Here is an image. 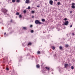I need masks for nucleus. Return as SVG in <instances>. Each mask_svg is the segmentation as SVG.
<instances>
[{"mask_svg": "<svg viewBox=\"0 0 75 75\" xmlns=\"http://www.w3.org/2000/svg\"><path fill=\"white\" fill-rule=\"evenodd\" d=\"M1 11L3 12L4 14L6 15L7 14V12L8 11V10L5 8H2L1 9Z\"/></svg>", "mask_w": 75, "mask_h": 75, "instance_id": "obj_1", "label": "nucleus"}, {"mask_svg": "<svg viewBox=\"0 0 75 75\" xmlns=\"http://www.w3.org/2000/svg\"><path fill=\"white\" fill-rule=\"evenodd\" d=\"M35 24H40V25L41 24H42V23L40 22V21L38 20H36L35 21Z\"/></svg>", "mask_w": 75, "mask_h": 75, "instance_id": "obj_2", "label": "nucleus"}, {"mask_svg": "<svg viewBox=\"0 0 75 75\" xmlns=\"http://www.w3.org/2000/svg\"><path fill=\"white\" fill-rule=\"evenodd\" d=\"M75 4L74 3H72V6H71V8H75Z\"/></svg>", "mask_w": 75, "mask_h": 75, "instance_id": "obj_3", "label": "nucleus"}, {"mask_svg": "<svg viewBox=\"0 0 75 75\" xmlns=\"http://www.w3.org/2000/svg\"><path fill=\"white\" fill-rule=\"evenodd\" d=\"M69 23V22L68 21H65L64 22V24L65 25H68V23Z\"/></svg>", "mask_w": 75, "mask_h": 75, "instance_id": "obj_4", "label": "nucleus"}, {"mask_svg": "<svg viewBox=\"0 0 75 75\" xmlns=\"http://www.w3.org/2000/svg\"><path fill=\"white\" fill-rule=\"evenodd\" d=\"M49 3L51 5H52V4H53V1L50 0L49 1Z\"/></svg>", "mask_w": 75, "mask_h": 75, "instance_id": "obj_5", "label": "nucleus"}, {"mask_svg": "<svg viewBox=\"0 0 75 75\" xmlns=\"http://www.w3.org/2000/svg\"><path fill=\"white\" fill-rule=\"evenodd\" d=\"M45 68L46 69H47L48 72H49L50 71V68L48 67H46Z\"/></svg>", "mask_w": 75, "mask_h": 75, "instance_id": "obj_6", "label": "nucleus"}, {"mask_svg": "<svg viewBox=\"0 0 75 75\" xmlns=\"http://www.w3.org/2000/svg\"><path fill=\"white\" fill-rule=\"evenodd\" d=\"M25 3L27 4H29V3H30V0H26L25 1Z\"/></svg>", "mask_w": 75, "mask_h": 75, "instance_id": "obj_7", "label": "nucleus"}, {"mask_svg": "<svg viewBox=\"0 0 75 75\" xmlns=\"http://www.w3.org/2000/svg\"><path fill=\"white\" fill-rule=\"evenodd\" d=\"M68 64H64V67L65 68H67V67H68Z\"/></svg>", "mask_w": 75, "mask_h": 75, "instance_id": "obj_8", "label": "nucleus"}, {"mask_svg": "<svg viewBox=\"0 0 75 75\" xmlns=\"http://www.w3.org/2000/svg\"><path fill=\"white\" fill-rule=\"evenodd\" d=\"M36 67L37 68H40V65L37 64L36 65Z\"/></svg>", "mask_w": 75, "mask_h": 75, "instance_id": "obj_9", "label": "nucleus"}, {"mask_svg": "<svg viewBox=\"0 0 75 75\" xmlns=\"http://www.w3.org/2000/svg\"><path fill=\"white\" fill-rule=\"evenodd\" d=\"M71 35H75V34H74V32L73 31H72Z\"/></svg>", "mask_w": 75, "mask_h": 75, "instance_id": "obj_10", "label": "nucleus"}, {"mask_svg": "<svg viewBox=\"0 0 75 75\" xmlns=\"http://www.w3.org/2000/svg\"><path fill=\"white\" fill-rule=\"evenodd\" d=\"M45 21V20L44 19H42V22H44Z\"/></svg>", "mask_w": 75, "mask_h": 75, "instance_id": "obj_11", "label": "nucleus"}, {"mask_svg": "<svg viewBox=\"0 0 75 75\" xmlns=\"http://www.w3.org/2000/svg\"><path fill=\"white\" fill-rule=\"evenodd\" d=\"M23 12L24 13H27V11L26 10H24Z\"/></svg>", "mask_w": 75, "mask_h": 75, "instance_id": "obj_12", "label": "nucleus"}, {"mask_svg": "<svg viewBox=\"0 0 75 75\" xmlns=\"http://www.w3.org/2000/svg\"><path fill=\"white\" fill-rule=\"evenodd\" d=\"M65 47H69V45H65Z\"/></svg>", "mask_w": 75, "mask_h": 75, "instance_id": "obj_13", "label": "nucleus"}, {"mask_svg": "<svg viewBox=\"0 0 75 75\" xmlns=\"http://www.w3.org/2000/svg\"><path fill=\"white\" fill-rule=\"evenodd\" d=\"M52 50H55V47H54V46H52Z\"/></svg>", "mask_w": 75, "mask_h": 75, "instance_id": "obj_14", "label": "nucleus"}, {"mask_svg": "<svg viewBox=\"0 0 75 75\" xmlns=\"http://www.w3.org/2000/svg\"><path fill=\"white\" fill-rule=\"evenodd\" d=\"M16 15H17V16H18V15H19V13L18 12L16 13Z\"/></svg>", "mask_w": 75, "mask_h": 75, "instance_id": "obj_15", "label": "nucleus"}, {"mask_svg": "<svg viewBox=\"0 0 75 75\" xmlns=\"http://www.w3.org/2000/svg\"><path fill=\"white\" fill-rule=\"evenodd\" d=\"M20 1V0H16V2L17 3H19Z\"/></svg>", "mask_w": 75, "mask_h": 75, "instance_id": "obj_16", "label": "nucleus"}, {"mask_svg": "<svg viewBox=\"0 0 75 75\" xmlns=\"http://www.w3.org/2000/svg\"><path fill=\"white\" fill-rule=\"evenodd\" d=\"M31 45V42H29L28 44V45Z\"/></svg>", "mask_w": 75, "mask_h": 75, "instance_id": "obj_17", "label": "nucleus"}, {"mask_svg": "<svg viewBox=\"0 0 75 75\" xmlns=\"http://www.w3.org/2000/svg\"><path fill=\"white\" fill-rule=\"evenodd\" d=\"M31 13H33V14H34V13H35V11H33L31 12Z\"/></svg>", "mask_w": 75, "mask_h": 75, "instance_id": "obj_18", "label": "nucleus"}, {"mask_svg": "<svg viewBox=\"0 0 75 75\" xmlns=\"http://www.w3.org/2000/svg\"><path fill=\"white\" fill-rule=\"evenodd\" d=\"M23 29H24V30H26V29H27V28L23 27Z\"/></svg>", "mask_w": 75, "mask_h": 75, "instance_id": "obj_19", "label": "nucleus"}, {"mask_svg": "<svg viewBox=\"0 0 75 75\" xmlns=\"http://www.w3.org/2000/svg\"><path fill=\"white\" fill-rule=\"evenodd\" d=\"M40 51H38L37 52V54H40Z\"/></svg>", "mask_w": 75, "mask_h": 75, "instance_id": "obj_20", "label": "nucleus"}, {"mask_svg": "<svg viewBox=\"0 0 75 75\" xmlns=\"http://www.w3.org/2000/svg\"><path fill=\"white\" fill-rule=\"evenodd\" d=\"M10 23H13V20L12 19L10 21Z\"/></svg>", "mask_w": 75, "mask_h": 75, "instance_id": "obj_21", "label": "nucleus"}, {"mask_svg": "<svg viewBox=\"0 0 75 75\" xmlns=\"http://www.w3.org/2000/svg\"><path fill=\"white\" fill-rule=\"evenodd\" d=\"M59 48L60 50H62V47L60 46V47H59Z\"/></svg>", "mask_w": 75, "mask_h": 75, "instance_id": "obj_22", "label": "nucleus"}, {"mask_svg": "<svg viewBox=\"0 0 75 75\" xmlns=\"http://www.w3.org/2000/svg\"><path fill=\"white\" fill-rule=\"evenodd\" d=\"M71 69H74V67L71 66Z\"/></svg>", "mask_w": 75, "mask_h": 75, "instance_id": "obj_23", "label": "nucleus"}, {"mask_svg": "<svg viewBox=\"0 0 75 75\" xmlns=\"http://www.w3.org/2000/svg\"><path fill=\"white\" fill-rule=\"evenodd\" d=\"M61 4V3H60V2H58L57 3L58 5H59V4Z\"/></svg>", "mask_w": 75, "mask_h": 75, "instance_id": "obj_24", "label": "nucleus"}, {"mask_svg": "<svg viewBox=\"0 0 75 75\" xmlns=\"http://www.w3.org/2000/svg\"><path fill=\"white\" fill-rule=\"evenodd\" d=\"M31 33H34V30H31Z\"/></svg>", "mask_w": 75, "mask_h": 75, "instance_id": "obj_25", "label": "nucleus"}, {"mask_svg": "<svg viewBox=\"0 0 75 75\" xmlns=\"http://www.w3.org/2000/svg\"><path fill=\"white\" fill-rule=\"evenodd\" d=\"M67 18H65L64 19V20L65 21H67Z\"/></svg>", "mask_w": 75, "mask_h": 75, "instance_id": "obj_26", "label": "nucleus"}, {"mask_svg": "<svg viewBox=\"0 0 75 75\" xmlns=\"http://www.w3.org/2000/svg\"><path fill=\"white\" fill-rule=\"evenodd\" d=\"M19 17L20 18H21V17H22V16H21V15H20L19 16Z\"/></svg>", "mask_w": 75, "mask_h": 75, "instance_id": "obj_27", "label": "nucleus"}, {"mask_svg": "<svg viewBox=\"0 0 75 75\" xmlns=\"http://www.w3.org/2000/svg\"><path fill=\"white\" fill-rule=\"evenodd\" d=\"M12 1L13 2V3H14L15 1V0H12Z\"/></svg>", "mask_w": 75, "mask_h": 75, "instance_id": "obj_28", "label": "nucleus"}, {"mask_svg": "<svg viewBox=\"0 0 75 75\" xmlns=\"http://www.w3.org/2000/svg\"><path fill=\"white\" fill-rule=\"evenodd\" d=\"M28 9L29 10H30V7L28 6Z\"/></svg>", "mask_w": 75, "mask_h": 75, "instance_id": "obj_29", "label": "nucleus"}, {"mask_svg": "<svg viewBox=\"0 0 75 75\" xmlns=\"http://www.w3.org/2000/svg\"><path fill=\"white\" fill-rule=\"evenodd\" d=\"M6 70H7V71H8V70H9V69H8V68H6Z\"/></svg>", "mask_w": 75, "mask_h": 75, "instance_id": "obj_30", "label": "nucleus"}, {"mask_svg": "<svg viewBox=\"0 0 75 75\" xmlns=\"http://www.w3.org/2000/svg\"><path fill=\"white\" fill-rule=\"evenodd\" d=\"M72 27V25H71L70 26V28H71V27Z\"/></svg>", "mask_w": 75, "mask_h": 75, "instance_id": "obj_31", "label": "nucleus"}, {"mask_svg": "<svg viewBox=\"0 0 75 75\" xmlns=\"http://www.w3.org/2000/svg\"><path fill=\"white\" fill-rule=\"evenodd\" d=\"M32 18H34V16H32Z\"/></svg>", "mask_w": 75, "mask_h": 75, "instance_id": "obj_32", "label": "nucleus"}, {"mask_svg": "<svg viewBox=\"0 0 75 75\" xmlns=\"http://www.w3.org/2000/svg\"><path fill=\"white\" fill-rule=\"evenodd\" d=\"M30 27H33V25H30Z\"/></svg>", "mask_w": 75, "mask_h": 75, "instance_id": "obj_33", "label": "nucleus"}, {"mask_svg": "<svg viewBox=\"0 0 75 75\" xmlns=\"http://www.w3.org/2000/svg\"><path fill=\"white\" fill-rule=\"evenodd\" d=\"M6 33H4V35H6Z\"/></svg>", "mask_w": 75, "mask_h": 75, "instance_id": "obj_34", "label": "nucleus"}, {"mask_svg": "<svg viewBox=\"0 0 75 75\" xmlns=\"http://www.w3.org/2000/svg\"><path fill=\"white\" fill-rule=\"evenodd\" d=\"M36 6L37 7H38V8L39 7V6L38 5L37 6Z\"/></svg>", "mask_w": 75, "mask_h": 75, "instance_id": "obj_35", "label": "nucleus"}, {"mask_svg": "<svg viewBox=\"0 0 75 75\" xmlns=\"http://www.w3.org/2000/svg\"><path fill=\"white\" fill-rule=\"evenodd\" d=\"M21 58H22V57H21L20 59H21Z\"/></svg>", "mask_w": 75, "mask_h": 75, "instance_id": "obj_36", "label": "nucleus"}, {"mask_svg": "<svg viewBox=\"0 0 75 75\" xmlns=\"http://www.w3.org/2000/svg\"><path fill=\"white\" fill-rule=\"evenodd\" d=\"M72 11H71L70 13H72Z\"/></svg>", "mask_w": 75, "mask_h": 75, "instance_id": "obj_37", "label": "nucleus"}, {"mask_svg": "<svg viewBox=\"0 0 75 75\" xmlns=\"http://www.w3.org/2000/svg\"><path fill=\"white\" fill-rule=\"evenodd\" d=\"M57 0H54V1H57Z\"/></svg>", "mask_w": 75, "mask_h": 75, "instance_id": "obj_38", "label": "nucleus"}, {"mask_svg": "<svg viewBox=\"0 0 75 75\" xmlns=\"http://www.w3.org/2000/svg\"><path fill=\"white\" fill-rule=\"evenodd\" d=\"M43 33H45V32H43Z\"/></svg>", "mask_w": 75, "mask_h": 75, "instance_id": "obj_39", "label": "nucleus"}, {"mask_svg": "<svg viewBox=\"0 0 75 75\" xmlns=\"http://www.w3.org/2000/svg\"><path fill=\"white\" fill-rule=\"evenodd\" d=\"M54 71V70L52 69V71Z\"/></svg>", "mask_w": 75, "mask_h": 75, "instance_id": "obj_40", "label": "nucleus"}]
</instances>
